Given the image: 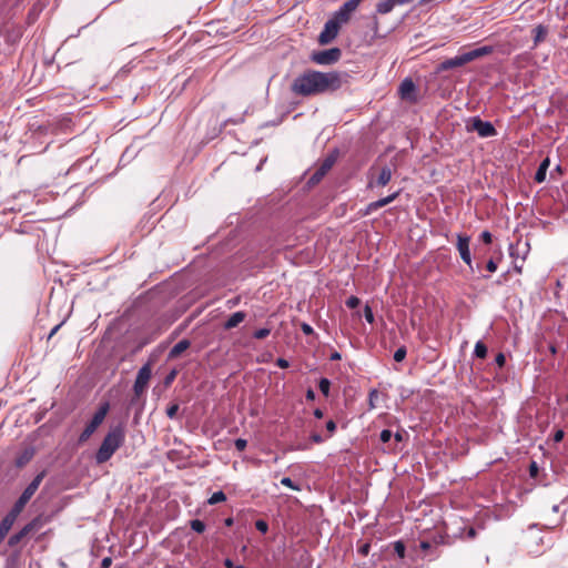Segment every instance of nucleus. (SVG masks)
<instances>
[{
	"instance_id": "nucleus-49",
	"label": "nucleus",
	"mask_w": 568,
	"mask_h": 568,
	"mask_svg": "<svg viewBox=\"0 0 568 568\" xmlns=\"http://www.w3.org/2000/svg\"><path fill=\"white\" fill-rule=\"evenodd\" d=\"M111 564H112V558L105 557L101 561V568H110Z\"/></svg>"
},
{
	"instance_id": "nucleus-45",
	"label": "nucleus",
	"mask_w": 568,
	"mask_h": 568,
	"mask_svg": "<svg viewBox=\"0 0 568 568\" xmlns=\"http://www.w3.org/2000/svg\"><path fill=\"white\" fill-rule=\"evenodd\" d=\"M276 365H277L278 367H281V368H287V367L290 366V363H288V361H287V359L282 358V357H278V358L276 359Z\"/></svg>"
},
{
	"instance_id": "nucleus-46",
	"label": "nucleus",
	"mask_w": 568,
	"mask_h": 568,
	"mask_svg": "<svg viewBox=\"0 0 568 568\" xmlns=\"http://www.w3.org/2000/svg\"><path fill=\"white\" fill-rule=\"evenodd\" d=\"M486 268L493 273L497 270V263L494 260H489L486 264Z\"/></svg>"
},
{
	"instance_id": "nucleus-47",
	"label": "nucleus",
	"mask_w": 568,
	"mask_h": 568,
	"mask_svg": "<svg viewBox=\"0 0 568 568\" xmlns=\"http://www.w3.org/2000/svg\"><path fill=\"white\" fill-rule=\"evenodd\" d=\"M529 473H530V476H532V477L537 476L538 466H537L536 462H531V464L529 465Z\"/></svg>"
},
{
	"instance_id": "nucleus-54",
	"label": "nucleus",
	"mask_w": 568,
	"mask_h": 568,
	"mask_svg": "<svg viewBox=\"0 0 568 568\" xmlns=\"http://www.w3.org/2000/svg\"><path fill=\"white\" fill-rule=\"evenodd\" d=\"M224 566H225L226 568H234V567H235V565L233 564L232 559H230V558H226V559L224 560Z\"/></svg>"
},
{
	"instance_id": "nucleus-52",
	"label": "nucleus",
	"mask_w": 568,
	"mask_h": 568,
	"mask_svg": "<svg viewBox=\"0 0 568 568\" xmlns=\"http://www.w3.org/2000/svg\"><path fill=\"white\" fill-rule=\"evenodd\" d=\"M311 439H312V442H314L316 444H320V443H322L324 440L323 437L320 434H313L311 436Z\"/></svg>"
},
{
	"instance_id": "nucleus-38",
	"label": "nucleus",
	"mask_w": 568,
	"mask_h": 568,
	"mask_svg": "<svg viewBox=\"0 0 568 568\" xmlns=\"http://www.w3.org/2000/svg\"><path fill=\"white\" fill-rule=\"evenodd\" d=\"M393 437V433L389 429H383L379 435V439L383 443H388Z\"/></svg>"
},
{
	"instance_id": "nucleus-12",
	"label": "nucleus",
	"mask_w": 568,
	"mask_h": 568,
	"mask_svg": "<svg viewBox=\"0 0 568 568\" xmlns=\"http://www.w3.org/2000/svg\"><path fill=\"white\" fill-rule=\"evenodd\" d=\"M470 237L465 234H457V250L460 258L471 267V255L469 250Z\"/></svg>"
},
{
	"instance_id": "nucleus-16",
	"label": "nucleus",
	"mask_w": 568,
	"mask_h": 568,
	"mask_svg": "<svg viewBox=\"0 0 568 568\" xmlns=\"http://www.w3.org/2000/svg\"><path fill=\"white\" fill-rule=\"evenodd\" d=\"M399 195V191H396L394 193H392L390 195L386 196V197H383V199H379L377 201H374V202H371L365 211H364V215H368L375 211H377L378 209L392 203L395 199H397V196Z\"/></svg>"
},
{
	"instance_id": "nucleus-50",
	"label": "nucleus",
	"mask_w": 568,
	"mask_h": 568,
	"mask_svg": "<svg viewBox=\"0 0 568 568\" xmlns=\"http://www.w3.org/2000/svg\"><path fill=\"white\" fill-rule=\"evenodd\" d=\"M562 438H564V430H561V429L557 430V432L555 433V435H554V440H555L556 443H559V442H561V440H562Z\"/></svg>"
},
{
	"instance_id": "nucleus-6",
	"label": "nucleus",
	"mask_w": 568,
	"mask_h": 568,
	"mask_svg": "<svg viewBox=\"0 0 568 568\" xmlns=\"http://www.w3.org/2000/svg\"><path fill=\"white\" fill-rule=\"evenodd\" d=\"M152 375V369L150 363L144 364L138 372L134 385H133V397L130 400V405L133 406L140 399V397L144 394L149 381Z\"/></svg>"
},
{
	"instance_id": "nucleus-37",
	"label": "nucleus",
	"mask_w": 568,
	"mask_h": 568,
	"mask_svg": "<svg viewBox=\"0 0 568 568\" xmlns=\"http://www.w3.org/2000/svg\"><path fill=\"white\" fill-rule=\"evenodd\" d=\"M176 375H178V371H176V369H172V371H171V372L165 376V378H164V385H165V386H170V385L174 382V379H175Z\"/></svg>"
},
{
	"instance_id": "nucleus-35",
	"label": "nucleus",
	"mask_w": 568,
	"mask_h": 568,
	"mask_svg": "<svg viewBox=\"0 0 568 568\" xmlns=\"http://www.w3.org/2000/svg\"><path fill=\"white\" fill-rule=\"evenodd\" d=\"M179 412V405L172 404L166 408V416L171 419L175 418L176 414Z\"/></svg>"
},
{
	"instance_id": "nucleus-57",
	"label": "nucleus",
	"mask_w": 568,
	"mask_h": 568,
	"mask_svg": "<svg viewBox=\"0 0 568 568\" xmlns=\"http://www.w3.org/2000/svg\"><path fill=\"white\" fill-rule=\"evenodd\" d=\"M323 415H324V414H323V410H322V409L316 408V409L314 410V416H315L316 418H322V417H323Z\"/></svg>"
},
{
	"instance_id": "nucleus-18",
	"label": "nucleus",
	"mask_w": 568,
	"mask_h": 568,
	"mask_svg": "<svg viewBox=\"0 0 568 568\" xmlns=\"http://www.w3.org/2000/svg\"><path fill=\"white\" fill-rule=\"evenodd\" d=\"M191 346V342L189 339L179 341L169 352L168 358L174 359L179 357L184 351H186Z\"/></svg>"
},
{
	"instance_id": "nucleus-43",
	"label": "nucleus",
	"mask_w": 568,
	"mask_h": 568,
	"mask_svg": "<svg viewBox=\"0 0 568 568\" xmlns=\"http://www.w3.org/2000/svg\"><path fill=\"white\" fill-rule=\"evenodd\" d=\"M495 363L497 364L498 367H504L505 363H506V357L503 353H498L495 357Z\"/></svg>"
},
{
	"instance_id": "nucleus-11",
	"label": "nucleus",
	"mask_w": 568,
	"mask_h": 568,
	"mask_svg": "<svg viewBox=\"0 0 568 568\" xmlns=\"http://www.w3.org/2000/svg\"><path fill=\"white\" fill-rule=\"evenodd\" d=\"M362 0H348L346 1L335 13L334 18L339 21L342 24L346 23L352 13L358 8Z\"/></svg>"
},
{
	"instance_id": "nucleus-55",
	"label": "nucleus",
	"mask_w": 568,
	"mask_h": 568,
	"mask_svg": "<svg viewBox=\"0 0 568 568\" xmlns=\"http://www.w3.org/2000/svg\"><path fill=\"white\" fill-rule=\"evenodd\" d=\"M61 325H62V323H61V324L55 325V326L51 329V332H50V334H49V338H51V337H52V336H53V335L59 331V328L61 327Z\"/></svg>"
},
{
	"instance_id": "nucleus-5",
	"label": "nucleus",
	"mask_w": 568,
	"mask_h": 568,
	"mask_svg": "<svg viewBox=\"0 0 568 568\" xmlns=\"http://www.w3.org/2000/svg\"><path fill=\"white\" fill-rule=\"evenodd\" d=\"M45 477V471L39 473L32 481L27 486V488L23 490L21 496L18 498V500L12 506L11 510L18 515H20L28 504V501L31 499V497L34 495V493L38 490L40 484L42 483L43 478Z\"/></svg>"
},
{
	"instance_id": "nucleus-20",
	"label": "nucleus",
	"mask_w": 568,
	"mask_h": 568,
	"mask_svg": "<svg viewBox=\"0 0 568 568\" xmlns=\"http://www.w3.org/2000/svg\"><path fill=\"white\" fill-rule=\"evenodd\" d=\"M549 165H550L549 158H546L545 160L541 161V163L539 164V166L535 173V181L537 183H542L546 180V174H547V170H548Z\"/></svg>"
},
{
	"instance_id": "nucleus-61",
	"label": "nucleus",
	"mask_w": 568,
	"mask_h": 568,
	"mask_svg": "<svg viewBox=\"0 0 568 568\" xmlns=\"http://www.w3.org/2000/svg\"><path fill=\"white\" fill-rule=\"evenodd\" d=\"M233 524V519L232 518H226L225 519V525L226 526H231Z\"/></svg>"
},
{
	"instance_id": "nucleus-8",
	"label": "nucleus",
	"mask_w": 568,
	"mask_h": 568,
	"mask_svg": "<svg viewBox=\"0 0 568 568\" xmlns=\"http://www.w3.org/2000/svg\"><path fill=\"white\" fill-rule=\"evenodd\" d=\"M467 131H475L480 138H491L497 134V130L489 121H484L479 116H473L469 119L467 126Z\"/></svg>"
},
{
	"instance_id": "nucleus-30",
	"label": "nucleus",
	"mask_w": 568,
	"mask_h": 568,
	"mask_svg": "<svg viewBox=\"0 0 568 568\" xmlns=\"http://www.w3.org/2000/svg\"><path fill=\"white\" fill-rule=\"evenodd\" d=\"M281 484L293 489V490H297V491L301 490V486L295 484L290 477H283L281 479Z\"/></svg>"
},
{
	"instance_id": "nucleus-51",
	"label": "nucleus",
	"mask_w": 568,
	"mask_h": 568,
	"mask_svg": "<svg viewBox=\"0 0 568 568\" xmlns=\"http://www.w3.org/2000/svg\"><path fill=\"white\" fill-rule=\"evenodd\" d=\"M419 547L422 550L427 551L432 547V545L427 540H422Z\"/></svg>"
},
{
	"instance_id": "nucleus-25",
	"label": "nucleus",
	"mask_w": 568,
	"mask_h": 568,
	"mask_svg": "<svg viewBox=\"0 0 568 568\" xmlns=\"http://www.w3.org/2000/svg\"><path fill=\"white\" fill-rule=\"evenodd\" d=\"M390 548H393L394 554H396L400 559L405 557L406 547L402 540H397L393 544H389L386 547V550H389Z\"/></svg>"
},
{
	"instance_id": "nucleus-60",
	"label": "nucleus",
	"mask_w": 568,
	"mask_h": 568,
	"mask_svg": "<svg viewBox=\"0 0 568 568\" xmlns=\"http://www.w3.org/2000/svg\"><path fill=\"white\" fill-rule=\"evenodd\" d=\"M514 270H515L517 273H521L523 266H521V265H518V264H515V265H514Z\"/></svg>"
},
{
	"instance_id": "nucleus-27",
	"label": "nucleus",
	"mask_w": 568,
	"mask_h": 568,
	"mask_svg": "<svg viewBox=\"0 0 568 568\" xmlns=\"http://www.w3.org/2000/svg\"><path fill=\"white\" fill-rule=\"evenodd\" d=\"M225 500H226V495L222 490H219V491H215L212 494V496L209 498L207 503L210 505H215V504H219V503H222Z\"/></svg>"
},
{
	"instance_id": "nucleus-19",
	"label": "nucleus",
	"mask_w": 568,
	"mask_h": 568,
	"mask_svg": "<svg viewBox=\"0 0 568 568\" xmlns=\"http://www.w3.org/2000/svg\"><path fill=\"white\" fill-rule=\"evenodd\" d=\"M246 317V314L243 311H239L233 313L227 321L224 323L225 329H231L236 327L240 323H242Z\"/></svg>"
},
{
	"instance_id": "nucleus-36",
	"label": "nucleus",
	"mask_w": 568,
	"mask_h": 568,
	"mask_svg": "<svg viewBox=\"0 0 568 568\" xmlns=\"http://www.w3.org/2000/svg\"><path fill=\"white\" fill-rule=\"evenodd\" d=\"M361 301L358 297L356 296H349L345 304L348 308H356L358 305H359Z\"/></svg>"
},
{
	"instance_id": "nucleus-9",
	"label": "nucleus",
	"mask_w": 568,
	"mask_h": 568,
	"mask_svg": "<svg viewBox=\"0 0 568 568\" xmlns=\"http://www.w3.org/2000/svg\"><path fill=\"white\" fill-rule=\"evenodd\" d=\"M342 57L339 48H331L321 51H314L311 54V61L320 65H331L336 63Z\"/></svg>"
},
{
	"instance_id": "nucleus-2",
	"label": "nucleus",
	"mask_w": 568,
	"mask_h": 568,
	"mask_svg": "<svg viewBox=\"0 0 568 568\" xmlns=\"http://www.w3.org/2000/svg\"><path fill=\"white\" fill-rule=\"evenodd\" d=\"M125 440V428L122 424L112 426L105 437L103 438L101 446L95 453V463L98 465L106 463L113 454L124 444Z\"/></svg>"
},
{
	"instance_id": "nucleus-39",
	"label": "nucleus",
	"mask_w": 568,
	"mask_h": 568,
	"mask_svg": "<svg viewBox=\"0 0 568 568\" xmlns=\"http://www.w3.org/2000/svg\"><path fill=\"white\" fill-rule=\"evenodd\" d=\"M364 317L365 320L372 324L374 322V314H373V310L371 308V306L366 305L364 307Z\"/></svg>"
},
{
	"instance_id": "nucleus-48",
	"label": "nucleus",
	"mask_w": 568,
	"mask_h": 568,
	"mask_svg": "<svg viewBox=\"0 0 568 568\" xmlns=\"http://www.w3.org/2000/svg\"><path fill=\"white\" fill-rule=\"evenodd\" d=\"M326 429L332 434L336 430V423L334 420H328L326 423Z\"/></svg>"
},
{
	"instance_id": "nucleus-7",
	"label": "nucleus",
	"mask_w": 568,
	"mask_h": 568,
	"mask_svg": "<svg viewBox=\"0 0 568 568\" xmlns=\"http://www.w3.org/2000/svg\"><path fill=\"white\" fill-rule=\"evenodd\" d=\"M45 523H47V519L42 515L34 517L30 523H28L26 526H23L18 532L10 536V538L8 540V545L10 547L17 546L24 537H27L28 535H30L32 532L40 530L44 526Z\"/></svg>"
},
{
	"instance_id": "nucleus-62",
	"label": "nucleus",
	"mask_w": 568,
	"mask_h": 568,
	"mask_svg": "<svg viewBox=\"0 0 568 568\" xmlns=\"http://www.w3.org/2000/svg\"><path fill=\"white\" fill-rule=\"evenodd\" d=\"M234 568H246V567H245V566H243V565H237V566H235Z\"/></svg>"
},
{
	"instance_id": "nucleus-44",
	"label": "nucleus",
	"mask_w": 568,
	"mask_h": 568,
	"mask_svg": "<svg viewBox=\"0 0 568 568\" xmlns=\"http://www.w3.org/2000/svg\"><path fill=\"white\" fill-rule=\"evenodd\" d=\"M301 329H302V332H303L305 335H311V334H313V333H314L313 327H312L310 324H307V323H302V324H301Z\"/></svg>"
},
{
	"instance_id": "nucleus-14",
	"label": "nucleus",
	"mask_w": 568,
	"mask_h": 568,
	"mask_svg": "<svg viewBox=\"0 0 568 568\" xmlns=\"http://www.w3.org/2000/svg\"><path fill=\"white\" fill-rule=\"evenodd\" d=\"M334 163H335V158L334 156L326 158L323 161V163L321 164V166L311 176L310 182L311 183H318L326 175V173L332 169Z\"/></svg>"
},
{
	"instance_id": "nucleus-26",
	"label": "nucleus",
	"mask_w": 568,
	"mask_h": 568,
	"mask_svg": "<svg viewBox=\"0 0 568 568\" xmlns=\"http://www.w3.org/2000/svg\"><path fill=\"white\" fill-rule=\"evenodd\" d=\"M487 346L485 345V343H483L481 341H478L476 344H475V348H474V355L478 358H485L487 356Z\"/></svg>"
},
{
	"instance_id": "nucleus-22",
	"label": "nucleus",
	"mask_w": 568,
	"mask_h": 568,
	"mask_svg": "<svg viewBox=\"0 0 568 568\" xmlns=\"http://www.w3.org/2000/svg\"><path fill=\"white\" fill-rule=\"evenodd\" d=\"M29 131L31 132L32 138H40L42 135H47L49 132V125L47 124H38V123H30L29 124Z\"/></svg>"
},
{
	"instance_id": "nucleus-4",
	"label": "nucleus",
	"mask_w": 568,
	"mask_h": 568,
	"mask_svg": "<svg viewBox=\"0 0 568 568\" xmlns=\"http://www.w3.org/2000/svg\"><path fill=\"white\" fill-rule=\"evenodd\" d=\"M110 409L108 402L100 405L98 410L94 413L90 423L85 426L83 432L79 436V443H85L94 434L97 428L103 423Z\"/></svg>"
},
{
	"instance_id": "nucleus-13",
	"label": "nucleus",
	"mask_w": 568,
	"mask_h": 568,
	"mask_svg": "<svg viewBox=\"0 0 568 568\" xmlns=\"http://www.w3.org/2000/svg\"><path fill=\"white\" fill-rule=\"evenodd\" d=\"M415 91L416 85L410 78L404 79L398 88V93L400 98L404 100L415 101L416 98L413 95Z\"/></svg>"
},
{
	"instance_id": "nucleus-63",
	"label": "nucleus",
	"mask_w": 568,
	"mask_h": 568,
	"mask_svg": "<svg viewBox=\"0 0 568 568\" xmlns=\"http://www.w3.org/2000/svg\"><path fill=\"white\" fill-rule=\"evenodd\" d=\"M374 27H375V29H377V21L376 20L374 21Z\"/></svg>"
},
{
	"instance_id": "nucleus-42",
	"label": "nucleus",
	"mask_w": 568,
	"mask_h": 568,
	"mask_svg": "<svg viewBox=\"0 0 568 568\" xmlns=\"http://www.w3.org/2000/svg\"><path fill=\"white\" fill-rule=\"evenodd\" d=\"M480 240L485 243V244H490L491 241H493V235L489 231H483L481 234H480Z\"/></svg>"
},
{
	"instance_id": "nucleus-33",
	"label": "nucleus",
	"mask_w": 568,
	"mask_h": 568,
	"mask_svg": "<svg viewBox=\"0 0 568 568\" xmlns=\"http://www.w3.org/2000/svg\"><path fill=\"white\" fill-rule=\"evenodd\" d=\"M377 397H378V390L372 389L368 394V404H369L371 409H374L376 407L375 400L377 399Z\"/></svg>"
},
{
	"instance_id": "nucleus-29",
	"label": "nucleus",
	"mask_w": 568,
	"mask_h": 568,
	"mask_svg": "<svg viewBox=\"0 0 568 568\" xmlns=\"http://www.w3.org/2000/svg\"><path fill=\"white\" fill-rule=\"evenodd\" d=\"M318 387L323 395L328 396L331 382L327 378L323 377L320 379Z\"/></svg>"
},
{
	"instance_id": "nucleus-21",
	"label": "nucleus",
	"mask_w": 568,
	"mask_h": 568,
	"mask_svg": "<svg viewBox=\"0 0 568 568\" xmlns=\"http://www.w3.org/2000/svg\"><path fill=\"white\" fill-rule=\"evenodd\" d=\"M534 33V45L537 47L540 42L545 41L548 34V28L544 24H538L532 30Z\"/></svg>"
},
{
	"instance_id": "nucleus-58",
	"label": "nucleus",
	"mask_w": 568,
	"mask_h": 568,
	"mask_svg": "<svg viewBox=\"0 0 568 568\" xmlns=\"http://www.w3.org/2000/svg\"><path fill=\"white\" fill-rule=\"evenodd\" d=\"M393 436H394L396 442H402L403 440V435L400 433H398V432L396 434H394Z\"/></svg>"
},
{
	"instance_id": "nucleus-23",
	"label": "nucleus",
	"mask_w": 568,
	"mask_h": 568,
	"mask_svg": "<svg viewBox=\"0 0 568 568\" xmlns=\"http://www.w3.org/2000/svg\"><path fill=\"white\" fill-rule=\"evenodd\" d=\"M390 179H392V170L388 166H384V168H382V170L376 179L375 184L377 186H385L389 183Z\"/></svg>"
},
{
	"instance_id": "nucleus-32",
	"label": "nucleus",
	"mask_w": 568,
	"mask_h": 568,
	"mask_svg": "<svg viewBox=\"0 0 568 568\" xmlns=\"http://www.w3.org/2000/svg\"><path fill=\"white\" fill-rule=\"evenodd\" d=\"M406 354H407V349L405 346H400L399 348L396 349V352L394 353V359L396 362H402L405 359L406 357Z\"/></svg>"
},
{
	"instance_id": "nucleus-1",
	"label": "nucleus",
	"mask_w": 568,
	"mask_h": 568,
	"mask_svg": "<svg viewBox=\"0 0 568 568\" xmlns=\"http://www.w3.org/2000/svg\"><path fill=\"white\" fill-rule=\"evenodd\" d=\"M342 84V74L337 71L306 70L293 80L291 91L295 95L312 97L337 91Z\"/></svg>"
},
{
	"instance_id": "nucleus-40",
	"label": "nucleus",
	"mask_w": 568,
	"mask_h": 568,
	"mask_svg": "<svg viewBox=\"0 0 568 568\" xmlns=\"http://www.w3.org/2000/svg\"><path fill=\"white\" fill-rule=\"evenodd\" d=\"M234 446H235V448H236L239 452H243V450L246 448V446H247V442H246V439L237 438V439H235V442H234Z\"/></svg>"
},
{
	"instance_id": "nucleus-3",
	"label": "nucleus",
	"mask_w": 568,
	"mask_h": 568,
	"mask_svg": "<svg viewBox=\"0 0 568 568\" xmlns=\"http://www.w3.org/2000/svg\"><path fill=\"white\" fill-rule=\"evenodd\" d=\"M493 51H494V48L490 45H484L480 48H476L474 50H470L468 52H465L463 54H459L452 59H447V60L443 61L438 65V71H446V70L462 67V65H464L470 61H474L478 58L488 55V54L493 53Z\"/></svg>"
},
{
	"instance_id": "nucleus-28",
	"label": "nucleus",
	"mask_w": 568,
	"mask_h": 568,
	"mask_svg": "<svg viewBox=\"0 0 568 568\" xmlns=\"http://www.w3.org/2000/svg\"><path fill=\"white\" fill-rule=\"evenodd\" d=\"M190 526L194 531L199 534H202L205 530V524L200 519L191 520Z\"/></svg>"
},
{
	"instance_id": "nucleus-56",
	"label": "nucleus",
	"mask_w": 568,
	"mask_h": 568,
	"mask_svg": "<svg viewBox=\"0 0 568 568\" xmlns=\"http://www.w3.org/2000/svg\"><path fill=\"white\" fill-rule=\"evenodd\" d=\"M329 359L331 361H338V359H341V354L338 352H334V353L331 354Z\"/></svg>"
},
{
	"instance_id": "nucleus-15",
	"label": "nucleus",
	"mask_w": 568,
	"mask_h": 568,
	"mask_svg": "<svg viewBox=\"0 0 568 568\" xmlns=\"http://www.w3.org/2000/svg\"><path fill=\"white\" fill-rule=\"evenodd\" d=\"M18 517H19V515L13 513L11 509L3 517V519L0 523V544L4 540L6 536L8 535L10 529L12 528V526L16 523Z\"/></svg>"
},
{
	"instance_id": "nucleus-31",
	"label": "nucleus",
	"mask_w": 568,
	"mask_h": 568,
	"mask_svg": "<svg viewBox=\"0 0 568 568\" xmlns=\"http://www.w3.org/2000/svg\"><path fill=\"white\" fill-rule=\"evenodd\" d=\"M271 334V329L270 328H266V327H263V328H260V329H256L253 334L254 338L256 339H264L266 338L268 335Z\"/></svg>"
},
{
	"instance_id": "nucleus-53",
	"label": "nucleus",
	"mask_w": 568,
	"mask_h": 568,
	"mask_svg": "<svg viewBox=\"0 0 568 568\" xmlns=\"http://www.w3.org/2000/svg\"><path fill=\"white\" fill-rule=\"evenodd\" d=\"M314 398H315V393H314V390H313L312 388H308V389L306 390V399H308V400H313Z\"/></svg>"
},
{
	"instance_id": "nucleus-41",
	"label": "nucleus",
	"mask_w": 568,
	"mask_h": 568,
	"mask_svg": "<svg viewBox=\"0 0 568 568\" xmlns=\"http://www.w3.org/2000/svg\"><path fill=\"white\" fill-rule=\"evenodd\" d=\"M369 550H371L369 542H364L361 546H358V548H357L358 554H361L362 556H367L369 554Z\"/></svg>"
},
{
	"instance_id": "nucleus-17",
	"label": "nucleus",
	"mask_w": 568,
	"mask_h": 568,
	"mask_svg": "<svg viewBox=\"0 0 568 568\" xmlns=\"http://www.w3.org/2000/svg\"><path fill=\"white\" fill-rule=\"evenodd\" d=\"M409 3L408 0H381L376 4V12L379 14L389 13L395 6Z\"/></svg>"
},
{
	"instance_id": "nucleus-10",
	"label": "nucleus",
	"mask_w": 568,
	"mask_h": 568,
	"mask_svg": "<svg viewBox=\"0 0 568 568\" xmlns=\"http://www.w3.org/2000/svg\"><path fill=\"white\" fill-rule=\"evenodd\" d=\"M342 23L334 17L327 20L324 24L322 32L318 36V43L324 45L332 42L338 34Z\"/></svg>"
},
{
	"instance_id": "nucleus-34",
	"label": "nucleus",
	"mask_w": 568,
	"mask_h": 568,
	"mask_svg": "<svg viewBox=\"0 0 568 568\" xmlns=\"http://www.w3.org/2000/svg\"><path fill=\"white\" fill-rule=\"evenodd\" d=\"M255 528L262 534H266L268 530V524L265 520L258 519L255 521Z\"/></svg>"
},
{
	"instance_id": "nucleus-24",
	"label": "nucleus",
	"mask_w": 568,
	"mask_h": 568,
	"mask_svg": "<svg viewBox=\"0 0 568 568\" xmlns=\"http://www.w3.org/2000/svg\"><path fill=\"white\" fill-rule=\"evenodd\" d=\"M34 455L33 448H27L22 452V454L17 458L16 464L18 467L24 466L29 463Z\"/></svg>"
},
{
	"instance_id": "nucleus-59",
	"label": "nucleus",
	"mask_w": 568,
	"mask_h": 568,
	"mask_svg": "<svg viewBox=\"0 0 568 568\" xmlns=\"http://www.w3.org/2000/svg\"><path fill=\"white\" fill-rule=\"evenodd\" d=\"M475 536H476V531H475V529H474V528H470V529L468 530V537H469V538H474Z\"/></svg>"
}]
</instances>
